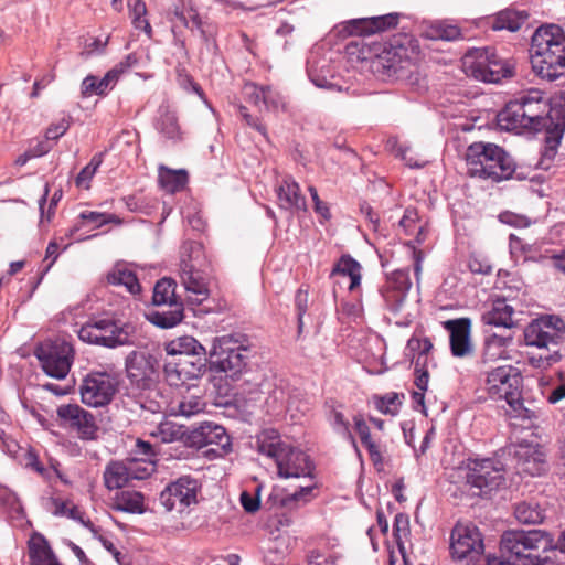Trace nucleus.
<instances>
[{
	"mask_svg": "<svg viewBox=\"0 0 565 565\" xmlns=\"http://www.w3.org/2000/svg\"><path fill=\"white\" fill-rule=\"evenodd\" d=\"M49 193H50V185L46 183L45 186H44V193L39 199V209H40V214H41V222H43L44 220L47 221V222L52 221V218L55 215V209L57 206V203L61 201V199L63 196V191L61 189L56 190L53 193V195H52V198L50 200V204H49L47 210L45 211L44 206H45V203L47 201Z\"/></svg>",
	"mask_w": 565,
	"mask_h": 565,
	"instance_id": "de8ad7c7",
	"label": "nucleus"
},
{
	"mask_svg": "<svg viewBox=\"0 0 565 565\" xmlns=\"http://www.w3.org/2000/svg\"><path fill=\"white\" fill-rule=\"evenodd\" d=\"M167 352L170 355L186 358L191 355H206L205 348L193 337H181L168 343Z\"/></svg>",
	"mask_w": 565,
	"mask_h": 565,
	"instance_id": "58836bf2",
	"label": "nucleus"
},
{
	"mask_svg": "<svg viewBox=\"0 0 565 565\" xmlns=\"http://www.w3.org/2000/svg\"><path fill=\"white\" fill-rule=\"evenodd\" d=\"M278 204L287 211H307L306 198L301 194L299 184L291 178L286 177L278 184Z\"/></svg>",
	"mask_w": 565,
	"mask_h": 565,
	"instance_id": "393cba45",
	"label": "nucleus"
},
{
	"mask_svg": "<svg viewBox=\"0 0 565 565\" xmlns=\"http://www.w3.org/2000/svg\"><path fill=\"white\" fill-rule=\"evenodd\" d=\"M398 395L396 393L386 394L384 396L375 397V407L383 414L395 415L396 409L392 408L395 406Z\"/></svg>",
	"mask_w": 565,
	"mask_h": 565,
	"instance_id": "4d7b16f0",
	"label": "nucleus"
},
{
	"mask_svg": "<svg viewBox=\"0 0 565 565\" xmlns=\"http://www.w3.org/2000/svg\"><path fill=\"white\" fill-rule=\"evenodd\" d=\"M209 358L206 355H191L179 358L175 363L164 366L166 380L171 386H184L190 380L200 379L206 371Z\"/></svg>",
	"mask_w": 565,
	"mask_h": 565,
	"instance_id": "aec40b11",
	"label": "nucleus"
},
{
	"mask_svg": "<svg viewBox=\"0 0 565 565\" xmlns=\"http://www.w3.org/2000/svg\"><path fill=\"white\" fill-rule=\"evenodd\" d=\"M118 390V381L108 372L92 371L83 380L79 391L82 402L90 407L108 405Z\"/></svg>",
	"mask_w": 565,
	"mask_h": 565,
	"instance_id": "4468645a",
	"label": "nucleus"
},
{
	"mask_svg": "<svg viewBox=\"0 0 565 565\" xmlns=\"http://www.w3.org/2000/svg\"><path fill=\"white\" fill-rule=\"evenodd\" d=\"M394 535L397 537V540L401 537V533L406 535L409 531V519L408 515L405 513H397L394 519Z\"/></svg>",
	"mask_w": 565,
	"mask_h": 565,
	"instance_id": "0e129e2a",
	"label": "nucleus"
},
{
	"mask_svg": "<svg viewBox=\"0 0 565 565\" xmlns=\"http://www.w3.org/2000/svg\"><path fill=\"white\" fill-rule=\"evenodd\" d=\"M152 303L157 307L181 303L175 295V281L171 278H161L153 288Z\"/></svg>",
	"mask_w": 565,
	"mask_h": 565,
	"instance_id": "79ce46f5",
	"label": "nucleus"
},
{
	"mask_svg": "<svg viewBox=\"0 0 565 565\" xmlns=\"http://www.w3.org/2000/svg\"><path fill=\"white\" fill-rule=\"evenodd\" d=\"M125 461L111 460L104 471V484L108 490L121 489L130 481Z\"/></svg>",
	"mask_w": 565,
	"mask_h": 565,
	"instance_id": "72a5a7b5",
	"label": "nucleus"
},
{
	"mask_svg": "<svg viewBox=\"0 0 565 565\" xmlns=\"http://www.w3.org/2000/svg\"><path fill=\"white\" fill-rule=\"evenodd\" d=\"M308 301H309V294L308 290H305L302 288H299L295 296V306L297 310V318H298V331H302L303 327V316L307 312L308 309Z\"/></svg>",
	"mask_w": 565,
	"mask_h": 565,
	"instance_id": "6e6d98bb",
	"label": "nucleus"
},
{
	"mask_svg": "<svg viewBox=\"0 0 565 565\" xmlns=\"http://www.w3.org/2000/svg\"><path fill=\"white\" fill-rule=\"evenodd\" d=\"M360 439L362 445L367 449L372 463L379 471H381L384 466V459L379 445L372 439L371 434L366 435V438L362 437Z\"/></svg>",
	"mask_w": 565,
	"mask_h": 565,
	"instance_id": "5fc2aeb1",
	"label": "nucleus"
},
{
	"mask_svg": "<svg viewBox=\"0 0 565 565\" xmlns=\"http://www.w3.org/2000/svg\"><path fill=\"white\" fill-rule=\"evenodd\" d=\"M308 191L313 201L315 212L319 214L323 221H329L331 218V213L328 203L320 200L318 191L313 185H310Z\"/></svg>",
	"mask_w": 565,
	"mask_h": 565,
	"instance_id": "13d9d810",
	"label": "nucleus"
},
{
	"mask_svg": "<svg viewBox=\"0 0 565 565\" xmlns=\"http://www.w3.org/2000/svg\"><path fill=\"white\" fill-rule=\"evenodd\" d=\"M190 433L191 428L179 425L172 422H163L158 426V433L154 436H158L162 443H174L180 441L184 446L190 447Z\"/></svg>",
	"mask_w": 565,
	"mask_h": 565,
	"instance_id": "ea45409f",
	"label": "nucleus"
},
{
	"mask_svg": "<svg viewBox=\"0 0 565 565\" xmlns=\"http://www.w3.org/2000/svg\"><path fill=\"white\" fill-rule=\"evenodd\" d=\"M468 174L499 183L513 178L516 163L502 147L491 142H473L466 151Z\"/></svg>",
	"mask_w": 565,
	"mask_h": 565,
	"instance_id": "39448f33",
	"label": "nucleus"
},
{
	"mask_svg": "<svg viewBox=\"0 0 565 565\" xmlns=\"http://www.w3.org/2000/svg\"><path fill=\"white\" fill-rule=\"evenodd\" d=\"M556 550L551 533L543 530H508L500 541V552L514 559L515 565H555L550 556L540 552Z\"/></svg>",
	"mask_w": 565,
	"mask_h": 565,
	"instance_id": "20e7f679",
	"label": "nucleus"
},
{
	"mask_svg": "<svg viewBox=\"0 0 565 565\" xmlns=\"http://www.w3.org/2000/svg\"><path fill=\"white\" fill-rule=\"evenodd\" d=\"M285 108L282 96L270 86L265 87L263 109L267 111H278Z\"/></svg>",
	"mask_w": 565,
	"mask_h": 565,
	"instance_id": "603ef678",
	"label": "nucleus"
},
{
	"mask_svg": "<svg viewBox=\"0 0 565 565\" xmlns=\"http://www.w3.org/2000/svg\"><path fill=\"white\" fill-rule=\"evenodd\" d=\"M468 267L473 274L489 275L492 271V266L488 262L475 256L469 258Z\"/></svg>",
	"mask_w": 565,
	"mask_h": 565,
	"instance_id": "e2e57ef3",
	"label": "nucleus"
},
{
	"mask_svg": "<svg viewBox=\"0 0 565 565\" xmlns=\"http://www.w3.org/2000/svg\"><path fill=\"white\" fill-rule=\"evenodd\" d=\"M154 359L142 351H132L126 358V372L132 385L138 388H149L153 383Z\"/></svg>",
	"mask_w": 565,
	"mask_h": 565,
	"instance_id": "4be33fe9",
	"label": "nucleus"
},
{
	"mask_svg": "<svg viewBox=\"0 0 565 565\" xmlns=\"http://www.w3.org/2000/svg\"><path fill=\"white\" fill-rule=\"evenodd\" d=\"M498 125L508 131H545L543 159L552 160L565 131V95L548 96L529 89L510 100L497 116Z\"/></svg>",
	"mask_w": 565,
	"mask_h": 565,
	"instance_id": "f03ea898",
	"label": "nucleus"
},
{
	"mask_svg": "<svg viewBox=\"0 0 565 565\" xmlns=\"http://www.w3.org/2000/svg\"><path fill=\"white\" fill-rule=\"evenodd\" d=\"M35 355L46 375L63 380L73 364L74 349L64 340L49 341L36 348Z\"/></svg>",
	"mask_w": 565,
	"mask_h": 565,
	"instance_id": "f8f14e48",
	"label": "nucleus"
},
{
	"mask_svg": "<svg viewBox=\"0 0 565 565\" xmlns=\"http://www.w3.org/2000/svg\"><path fill=\"white\" fill-rule=\"evenodd\" d=\"M156 129L167 139L180 141L182 138L177 115L168 107H160Z\"/></svg>",
	"mask_w": 565,
	"mask_h": 565,
	"instance_id": "4c0bfd02",
	"label": "nucleus"
},
{
	"mask_svg": "<svg viewBox=\"0 0 565 565\" xmlns=\"http://www.w3.org/2000/svg\"><path fill=\"white\" fill-rule=\"evenodd\" d=\"M503 481V465L498 460L476 459L468 466L466 483L470 486L473 495H487L497 490Z\"/></svg>",
	"mask_w": 565,
	"mask_h": 565,
	"instance_id": "ddd939ff",
	"label": "nucleus"
},
{
	"mask_svg": "<svg viewBox=\"0 0 565 565\" xmlns=\"http://www.w3.org/2000/svg\"><path fill=\"white\" fill-rule=\"evenodd\" d=\"M139 62V58L136 53L128 54L124 60H121L117 65H115L111 70H117V78L120 77L121 74L127 72L128 70L135 67Z\"/></svg>",
	"mask_w": 565,
	"mask_h": 565,
	"instance_id": "69168bd1",
	"label": "nucleus"
},
{
	"mask_svg": "<svg viewBox=\"0 0 565 565\" xmlns=\"http://www.w3.org/2000/svg\"><path fill=\"white\" fill-rule=\"evenodd\" d=\"M190 448L201 449L210 445L217 448L210 451L221 457L232 449V440L226 429L214 422H203L191 428Z\"/></svg>",
	"mask_w": 565,
	"mask_h": 565,
	"instance_id": "f3484780",
	"label": "nucleus"
},
{
	"mask_svg": "<svg viewBox=\"0 0 565 565\" xmlns=\"http://www.w3.org/2000/svg\"><path fill=\"white\" fill-rule=\"evenodd\" d=\"M329 420L331 423L332 428L343 438L348 439L354 447L358 455H360L356 440L350 430V423L344 417L343 413L337 408H332L330 412Z\"/></svg>",
	"mask_w": 565,
	"mask_h": 565,
	"instance_id": "a18cd8bd",
	"label": "nucleus"
},
{
	"mask_svg": "<svg viewBox=\"0 0 565 565\" xmlns=\"http://www.w3.org/2000/svg\"><path fill=\"white\" fill-rule=\"evenodd\" d=\"M189 181L188 171L184 169L173 170L166 166L159 167V183L169 193L182 191Z\"/></svg>",
	"mask_w": 565,
	"mask_h": 565,
	"instance_id": "f704fd0d",
	"label": "nucleus"
},
{
	"mask_svg": "<svg viewBox=\"0 0 565 565\" xmlns=\"http://www.w3.org/2000/svg\"><path fill=\"white\" fill-rule=\"evenodd\" d=\"M184 318L183 303H174L173 306H163L159 309L149 311L147 319L149 322L161 329H171L178 326Z\"/></svg>",
	"mask_w": 565,
	"mask_h": 565,
	"instance_id": "c756f323",
	"label": "nucleus"
},
{
	"mask_svg": "<svg viewBox=\"0 0 565 565\" xmlns=\"http://www.w3.org/2000/svg\"><path fill=\"white\" fill-rule=\"evenodd\" d=\"M157 452L151 443L138 438L132 448L129 458L139 459L141 461H154Z\"/></svg>",
	"mask_w": 565,
	"mask_h": 565,
	"instance_id": "8fccbe9b",
	"label": "nucleus"
},
{
	"mask_svg": "<svg viewBox=\"0 0 565 565\" xmlns=\"http://www.w3.org/2000/svg\"><path fill=\"white\" fill-rule=\"evenodd\" d=\"M126 466L128 468L130 480H143L149 478L156 471L154 461H141L139 459L127 458Z\"/></svg>",
	"mask_w": 565,
	"mask_h": 565,
	"instance_id": "49530a36",
	"label": "nucleus"
},
{
	"mask_svg": "<svg viewBox=\"0 0 565 565\" xmlns=\"http://www.w3.org/2000/svg\"><path fill=\"white\" fill-rule=\"evenodd\" d=\"M362 266L352 256L345 254L342 255L334 264L331 270L330 277L343 276L350 278L349 290L354 291L361 285L362 278Z\"/></svg>",
	"mask_w": 565,
	"mask_h": 565,
	"instance_id": "2f4dec72",
	"label": "nucleus"
},
{
	"mask_svg": "<svg viewBox=\"0 0 565 565\" xmlns=\"http://www.w3.org/2000/svg\"><path fill=\"white\" fill-rule=\"evenodd\" d=\"M564 332L565 322L562 318L555 315H545L529 323L524 330V340L526 345L552 351V354L544 358L550 365L561 358L558 351L552 350V348H556L561 343Z\"/></svg>",
	"mask_w": 565,
	"mask_h": 565,
	"instance_id": "9d476101",
	"label": "nucleus"
},
{
	"mask_svg": "<svg viewBox=\"0 0 565 565\" xmlns=\"http://www.w3.org/2000/svg\"><path fill=\"white\" fill-rule=\"evenodd\" d=\"M417 218V211L415 209L408 207L405 210L404 215L399 221V226L403 227L407 234H409L413 231Z\"/></svg>",
	"mask_w": 565,
	"mask_h": 565,
	"instance_id": "338daca9",
	"label": "nucleus"
},
{
	"mask_svg": "<svg viewBox=\"0 0 565 565\" xmlns=\"http://www.w3.org/2000/svg\"><path fill=\"white\" fill-rule=\"evenodd\" d=\"M397 23L398 14L390 13L353 19L338 24L334 31L341 39L360 36V39L351 41L347 49L361 46L359 50L361 58L372 60V66L377 73L388 77H402L404 71L414 64L416 53L413 39L406 34H397L386 42L366 41L367 36L395 28Z\"/></svg>",
	"mask_w": 565,
	"mask_h": 565,
	"instance_id": "f257e3e1",
	"label": "nucleus"
},
{
	"mask_svg": "<svg viewBox=\"0 0 565 565\" xmlns=\"http://www.w3.org/2000/svg\"><path fill=\"white\" fill-rule=\"evenodd\" d=\"M104 153H96L89 161V163L84 167L81 172L77 174L75 179V184L78 188L89 189V182L97 172L98 168L103 163Z\"/></svg>",
	"mask_w": 565,
	"mask_h": 565,
	"instance_id": "09e8293b",
	"label": "nucleus"
},
{
	"mask_svg": "<svg viewBox=\"0 0 565 565\" xmlns=\"http://www.w3.org/2000/svg\"><path fill=\"white\" fill-rule=\"evenodd\" d=\"M206 403L200 394V391L194 387L191 391L186 388L184 394H180L174 398L169 406V413L171 416L191 417L204 412Z\"/></svg>",
	"mask_w": 565,
	"mask_h": 565,
	"instance_id": "a878e982",
	"label": "nucleus"
},
{
	"mask_svg": "<svg viewBox=\"0 0 565 565\" xmlns=\"http://www.w3.org/2000/svg\"><path fill=\"white\" fill-rule=\"evenodd\" d=\"M62 426L77 433L82 440H95L98 437V426L95 416L77 404L61 405L56 411Z\"/></svg>",
	"mask_w": 565,
	"mask_h": 565,
	"instance_id": "a211bd4d",
	"label": "nucleus"
},
{
	"mask_svg": "<svg viewBox=\"0 0 565 565\" xmlns=\"http://www.w3.org/2000/svg\"><path fill=\"white\" fill-rule=\"evenodd\" d=\"M530 62L542 79L554 81L565 70V33L555 24L542 25L531 39Z\"/></svg>",
	"mask_w": 565,
	"mask_h": 565,
	"instance_id": "7ed1b4c3",
	"label": "nucleus"
},
{
	"mask_svg": "<svg viewBox=\"0 0 565 565\" xmlns=\"http://www.w3.org/2000/svg\"><path fill=\"white\" fill-rule=\"evenodd\" d=\"M510 339L498 334H491L484 339L483 347L481 349L480 358L477 361V365L480 367V372L488 370L487 367L498 360L502 359L505 353V347Z\"/></svg>",
	"mask_w": 565,
	"mask_h": 565,
	"instance_id": "c85d7f7f",
	"label": "nucleus"
},
{
	"mask_svg": "<svg viewBox=\"0 0 565 565\" xmlns=\"http://www.w3.org/2000/svg\"><path fill=\"white\" fill-rule=\"evenodd\" d=\"M250 347V341L244 333L215 338L209 354L210 371L224 374L233 381L238 380L247 369Z\"/></svg>",
	"mask_w": 565,
	"mask_h": 565,
	"instance_id": "0eeeda50",
	"label": "nucleus"
},
{
	"mask_svg": "<svg viewBox=\"0 0 565 565\" xmlns=\"http://www.w3.org/2000/svg\"><path fill=\"white\" fill-rule=\"evenodd\" d=\"M117 81V70H109L100 79L94 75H88L83 79L81 85L82 96H104L108 90L114 88Z\"/></svg>",
	"mask_w": 565,
	"mask_h": 565,
	"instance_id": "473e14b6",
	"label": "nucleus"
},
{
	"mask_svg": "<svg viewBox=\"0 0 565 565\" xmlns=\"http://www.w3.org/2000/svg\"><path fill=\"white\" fill-rule=\"evenodd\" d=\"M441 324L449 332L450 351L454 356L466 358L473 353L470 318L450 319L443 321Z\"/></svg>",
	"mask_w": 565,
	"mask_h": 565,
	"instance_id": "5701e85b",
	"label": "nucleus"
},
{
	"mask_svg": "<svg viewBox=\"0 0 565 565\" xmlns=\"http://www.w3.org/2000/svg\"><path fill=\"white\" fill-rule=\"evenodd\" d=\"M241 503L244 510L248 513H254L259 509L260 501L257 497H253L247 491L242 492Z\"/></svg>",
	"mask_w": 565,
	"mask_h": 565,
	"instance_id": "774afa93",
	"label": "nucleus"
},
{
	"mask_svg": "<svg viewBox=\"0 0 565 565\" xmlns=\"http://www.w3.org/2000/svg\"><path fill=\"white\" fill-rule=\"evenodd\" d=\"M107 282L113 286H124L127 291L135 295L141 289L136 274L124 266H115L107 274Z\"/></svg>",
	"mask_w": 565,
	"mask_h": 565,
	"instance_id": "a19ab883",
	"label": "nucleus"
},
{
	"mask_svg": "<svg viewBox=\"0 0 565 565\" xmlns=\"http://www.w3.org/2000/svg\"><path fill=\"white\" fill-rule=\"evenodd\" d=\"M484 385L492 399H504L519 416L531 418V411L524 407L521 396L523 377L520 371L512 365H501L491 370H483Z\"/></svg>",
	"mask_w": 565,
	"mask_h": 565,
	"instance_id": "6e6552de",
	"label": "nucleus"
},
{
	"mask_svg": "<svg viewBox=\"0 0 565 565\" xmlns=\"http://www.w3.org/2000/svg\"><path fill=\"white\" fill-rule=\"evenodd\" d=\"M200 488L201 484L195 478L182 476L164 488L160 493L159 501L167 511L183 512L188 507L196 503Z\"/></svg>",
	"mask_w": 565,
	"mask_h": 565,
	"instance_id": "dca6fc26",
	"label": "nucleus"
},
{
	"mask_svg": "<svg viewBox=\"0 0 565 565\" xmlns=\"http://www.w3.org/2000/svg\"><path fill=\"white\" fill-rule=\"evenodd\" d=\"M515 457L521 472L540 476L546 469L545 454L539 447L520 445Z\"/></svg>",
	"mask_w": 565,
	"mask_h": 565,
	"instance_id": "bb28decb",
	"label": "nucleus"
},
{
	"mask_svg": "<svg viewBox=\"0 0 565 565\" xmlns=\"http://www.w3.org/2000/svg\"><path fill=\"white\" fill-rule=\"evenodd\" d=\"M483 537L473 523H457L450 535V552L454 558L468 562L477 559L483 552Z\"/></svg>",
	"mask_w": 565,
	"mask_h": 565,
	"instance_id": "2eb2a0df",
	"label": "nucleus"
},
{
	"mask_svg": "<svg viewBox=\"0 0 565 565\" xmlns=\"http://www.w3.org/2000/svg\"><path fill=\"white\" fill-rule=\"evenodd\" d=\"M476 78L488 83H499L502 78L513 76V65L500 57L492 49H483L472 65Z\"/></svg>",
	"mask_w": 565,
	"mask_h": 565,
	"instance_id": "6ab92c4d",
	"label": "nucleus"
},
{
	"mask_svg": "<svg viewBox=\"0 0 565 565\" xmlns=\"http://www.w3.org/2000/svg\"><path fill=\"white\" fill-rule=\"evenodd\" d=\"M79 218L85 222L93 223L97 227L108 223H121L120 218L114 214L100 213L95 211H84L79 214Z\"/></svg>",
	"mask_w": 565,
	"mask_h": 565,
	"instance_id": "3c124183",
	"label": "nucleus"
},
{
	"mask_svg": "<svg viewBox=\"0 0 565 565\" xmlns=\"http://www.w3.org/2000/svg\"><path fill=\"white\" fill-rule=\"evenodd\" d=\"M70 128V122L66 119H62L57 124L51 125L45 132L46 140H57L62 137Z\"/></svg>",
	"mask_w": 565,
	"mask_h": 565,
	"instance_id": "052dcab7",
	"label": "nucleus"
},
{
	"mask_svg": "<svg viewBox=\"0 0 565 565\" xmlns=\"http://www.w3.org/2000/svg\"><path fill=\"white\" fill-rule=\"evenodd\" d=\"M132 331L134 327L130 324L119 326L114 320L100 319L82 326L78 338L89 344L114 349L132 344Z\"/></svg>",
	"mask_w": 565,
	"mask_h": 565,
	"instance_id": "9b49d317",
	"label": "nucleus"
},
{
	"mask_svg": "<svg viewBox=\"0 0 565 565\" xmlns=\"http://www.w3.org/2000/svg\"><path fill=\"white\" fill-rule=\"evenodd\" d=\"M259 454L275 459L278 476L281 478H312L315 469L310 457L301 449L281 441L275 429L263 431L256 440Z\"/></svg>",
	"mask_w": 565,
	"mask_h": 565,
	"instance_id": "423d86ee",
	"label": "nucleus"
},
{
	"mask_svg": "<svg viewBox=\"0 0 565 565\" xmlns=\"http://www.w3.org/2000/svg\"><path fill=\"white\" fill-rule=\"evenodd\" d=\"M30 565H63L41 533L34 532L28 542Z\"/></svg>",
	"mask_w": 565,
	"mask_h": 565,
	"instance_id": "cd10ccee",
	"label": "nucleus"
},
{
	"mask_svg": "<svg viewBox=\"0 0 565 565\" xmlns=\"http://www.w3.org/2000/svg\"><path fill=\"white\" fill-rule=\"evenodd\" d=\"M425 36L434 41H456L462 39L461 29L456 24H450L445 21H436L429 24L425 32Z\"/></svg>",
	"mask_w": 565,
	"mask_h": 565,
	"instance_id": "37998d69",
	"label": "nucleus"
},
{
	"mask_svg": "<svg viewBox=\"0 0 565 565\" xmlns=\"http://www.w3.org/2000/svg\"><path fill=\"white\" fill-rule=\"evenodd\" d=\"M203 246L195 241L185 242L182 246V258L180 263L181 281L188 292L190 303L200 305L209 298V278L202 269L201 258Z\"/></svg>",
	"mask_w": 565,
	"mask_h": 565,
	"instance_id": "1a4fd4ad",
	"label": "nucleus"
},
{
	"mask_svg": "<svg viewBox=\"0 0 565 565\" xmlns=\"http://www.w3.org/2000/svg\"><path fill=\"white\" fill-rule=\"evenodd\" d=\"M113 509L132 514H142L146 511L145 497L138 491H121L115 497Z\"/></svg>",
	"mask_w": 565,
	"mask_h": 565,
	"instance_id": "c9c22d12",
	"label": "nucleus"
},
{
	"mask_svg": "<svg viewBox=\"0 0 565 565\" xmlns=\"http://www.w3.org/2000/svg\"><path fill=\"white\" fill-rule=\"evenodd\" d=\"M527 19L529 14L525 11L507 9L500 11L494 17L491 28L494 31L508 30L510 32H515L521 29Z\"/></svg>",
	"mask_w": 565,
	"mask_h": 565,
	"instance_id": "e433bc0d",
	"label": "nucleus"
},
{
	"mask_svg": "<svg viewBox=\"0 0 565 565\" xmlns=\"http://www.w3.org/2000/svg\"><path fill=\"white\" fill-rule=\"evenodd\" d=\"M426 360L420 362V356L415 360V385L419 391H426L428 386L429 374L427 370H423L419 366L424 365Z\"/></svg>",
	"mask_w": 565,
	"mask_h": 565,
	"instance_id": "bf43d9fd",
	"label": "nucleus"
},
{
	"mask_svg": "<svg viewBox=\"0 0 565 565\" xmlns=\"http://www.w3.org/2000/svg\"><path fill=\"white\" fill-rule=\"evenodd\" d=\"M514 516L522 524H539L544 520V511L536 502L523 501L515 505Z\"/></svg>",
	"mask_w": 565,
	"mask_h": 565,
	"instance_id": "c03bdc74",
	"label": "nucleus"
},
{
	"mask_svg": "<svg viewBox=\"0 0 565 565\" xmlns=\"http://www.w3.org/2000/svg\"><path fill=\"white\" fill-rule=\"evenodd\" d=\"M243 94L245 99L258 107L259 111L263 110V100L265 94V87L258 86L255 83H247L243 87Z\"/></svg>",
	"mask_w": 565,
	"mask_h": 565,
	"instance_id": "864d4df0",
	"label": "nucleus"
},
{
	"mask_svg": "<svg viewBox=\"0 0 565 565\" xmlns=\"http://www.w3.org/2000/svg\"><path fill=\"white\" fill-rule=\"evenodd\" d=\"M167 15L169 21L172 23V32L175 38H179L177 30L180 24L190 31L198 30L202 40L205 42L209 41V35L203 29V22L200 14L192 6L186 7L183 3H175L168 9Z\"/></svg>",
	"mask_w": 565,
	"mask_h": 565,
	"instance_id": "b1692460",
	"label": "nucleus"
},
{
	"mask_svg": "<svg viewBox=\"0 0 565 565\" xmlns=\"http://www.w3.org/2000/svg\"><path fill=\"white\" fill-rule=\"evenodd\" d=\"M514 309L504 299H498L492 308L482 315V322L488 326L512 328Z\"/></svg>",
	"mask_w": 565,
	"mask_h": 565,
	"instance_id": "7c9ffc66",
	"label": "nucleus"
},
{
	"mask_svg": "<svg viewBox=\"0 0 565 565\" xmlns=\"http://www.w3.org/2000/svg\"><path fill=\"white\" fill-rule=\"evenodd\" d=\"M239 115L244 118L246 124L256 129L258 132H260L263 136H266V127L260 122V120L257 117H253L246 106L241 105L238 107Z\"/></svg>",
	"mask_w": 565,
	"mask_h": 565,
	"instance_id": "680f3d73",
	"label": "nucleus"
},
{
	"mask_svg": "<svg viewBox=\"0 0 565 565\" xmlns=\"http://www.w3.org/2000/svg\"><path fill=\"white\" fill-rule=\"evenodd\" d=\"M411 287L412 282L408 270H394L387 277L385 285L380 289L385 308L394 315L398 313L405 303Z\"/></svg>",
	"mask_w": 565,
	"mask_h": 565,
	"instance_id": "412c9836",
	"label": "nucleus"
}]
</instances>
